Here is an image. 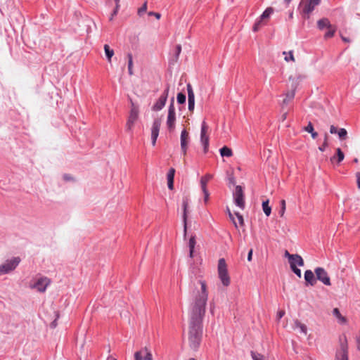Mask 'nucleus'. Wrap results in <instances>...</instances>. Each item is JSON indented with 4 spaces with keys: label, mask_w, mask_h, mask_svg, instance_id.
Instances as JSON below:
<instances>
[{
    "label": "nucleus",
    "mask_w": 360,
    "mask_h": 360,
    "mask_svg": "<svg viewBox=\"0 0 360 360\" xmlns=\"http://www.w3.org/2000/svg\"><path fill=\"white\" fill-rule=\"evenodd\" d=\"M208 300V290L206 282L199 281L191 293L188 307V339L190 347L198 348L202 333V319L205 314Z\"/></svg>",
    "instance_id": "obj_1"
},
{
    "label": "nucleus",
    "mask_w": 360,
    "mask_h": 360,
    "mask_svg": "<svg viewBox=\"0 0 360 360\" xmlns=\"http://www.w3.org/2000/svg\"><path fill=\"white\" fill-rule=\"evenodd\" d=\"M334 360H349V346L345 334L339 336Z\"/></svg>",
    "instance_id": "obj_2"
},
{
    "label": "nucleus",
    "mask_w": 360,
    "mask_h": 360,
    "mask_svg": "<svg viewBox=\"0 0 360 360\" xmlns=\"http://www.w3.org/2000/svg\"><path fill=\"white\" fill-rule=\"evenodd\" d=\"M130 101V110L129 112L128 118L126 122V130L131 131L135 123L138 121L139 117V105L134 103L132 99Z\"/></svg>",
    "instance_id": "obj_3"
},
{
    "label": "nucleus",
    "mask_w": 360,
    "mask_h": 360,
    "mask_svg": "<svg viewBox=\"0 0 360 360\" xmlns=\"http://www.w3.org/2000/svg\"><path fill=\"white\" fill-rule=\"evenodd\" d=\"M21 258L20 257H13L6 260L0 264V276L9 274L14 271L20 264Z\"/></svg>",
    "instance_id": "obj_4"
},
{
    "label": "nucleus",
    "mask_w": 360,
    "mask_h": 360,
    "mask_svg": "<svg viewBox=\"0 0 360 360\" xmlns=\"http://www.w3.org/2000/svg\"><path fill=\"white\" fill-rule=\"evenodd\" d=\"M219 278L221 280L223 285L229 286L231 283L230 276L228 274L227 264L224 258H221L218 262L217 266Z\"/></svg>",
    "instance_id": "obj_5"
},
{
    "label": "nucleus",
    "mask_w": 360,
    "mask_h": 360,
    "mask_svg": "<svg viewBox=\"0 0 360 360\" xmlns=\"http://www.w3.org/2000/svg\"><path fill=\"white\" fill-rule=\"evenodd\" d=\"M176 123V111L174 104V98H172L171 103L168 108V115L167 117V127L170 131H172L175 129Z\"/></svg>",
    "instance_id": "obj_6"
},
{
    "label": "nucleus",
    "mask_w": 360,
    "mask_h": 360,
    "mask_svg": "<svg viewBox=\"0 0 360 360\" xmlns=\"http://www.w3.org/2000/svg\"><path fill=\"white\" fill-rule=\"evenodd\" d=\"M321 0H302L300 2V7L302 12L304 15H307V18L309 14L314 10L315 7L318 6Z\"/></svg>",
    "instance_id": "obj_7"
},
{
    "label": "nucleus",
    "mask_w": 360,
    "mask_h": 360,
    "mask_svg": "<svg viewBox=\"0 0 360 360\" xmlns=\"http://www.w3.org/2000/svg\"><path fill=\"white\" fill-rule=\"evenodd\" d=\"M50 280L46 277H41L37 281H33L30 283L32 289H35L38 292H44L46 291L47 286L50 284Z\"/></svg>",
    "instance_id": "obj_8"
},
{
    "label": "nucleus",
    "mask_w": 360,
    "mask_h": 360,
    "mask_svg": "<svg viewBox=\"0 0 360 360\" xmlns=\"http://www.w3.org/2000/svg\"><path fill=\"white\" fill-rule=\"evenodd\" d=\"M274 13L272 8H267L262 14L259 19L253 25L254 32H257L263 25H266L269 16Z\"/></svg>",
    "instance_id": "obj_9"
},
{
    "label": "nucleus",
    "mask_w": 360,
    "mask_h": 360,
    "mask_svg": "<svg viewBox=\"0 0 360 360\" xmlns=\"http://www.w3.org/2000/svg\"><path fill=\"white\" fill-rule=\"evenodd\" d=\"M235 204L241 210L245 208V198L243 188L240 186H236L233 193Z\"/></svg>",
    "instance_id": "obj_10"
},
{
    "label": "nucleus",
    "mask_w": 360,
    "mask_h": 360,
    "mask_svg": "<svg viewBox=\"0 0 360 360\" xmlns=\"http://www.w3.org/2000/svg\"><path fill=\"white\" fill-rule=\"evenodd\" d=\"M162 120L160 118H155L152 124L151 127V141L152 145L155 146L157 139L159 135V131L161 126Z\"/></svg>",
    "instance_id": "obj_11"
},
{
    "label": "nucleus",
    "mask_w": 360,
    "mask_h": 360,
    "mask_svg": "<svg viewBox=\"0 0 360 360\" xmlns=\"http://www.w3.org/2000/svg\"><path fill=\"white\" fill-rule=\"evenodd\" d=\"M315 274L317 279L321 281L324 285L328 286L331 285L330 277L323 268L317 267L315 269Z\"/></svg>",
    "instance_id": "obj_12"
},
{
    "label": "nucleus",
    "mask_w": 360,
    "mask_h": 360,
    "mask_svg": "<svg viewBox=\"0 0 360 360\" xmlns=\"http://www.w3.org/2000/svg\"><path fill=\"white\" fill-rule=\"evenodd\" d=\"M169 89V86H167L165 90L164 91L163 94L160 96L157 102L152 107L153 110H160L165 106L168 97Z\"/></svg>",
    "instance_id": "obj_13"
},
{
    "label": "nucleus",
    "mask_w": 360,
    "mask_h": 360,
    "mask_svg": "<svg viewBox=\"0 0 360 360\" xmlns=\"http://www.w3.org/2000/svg\"><path fill=\"white\" fill-rule=\"evenodd\" d=\"M208 126L205 122H202L200 133V141L204 146L205 153L207 151L209 146V136L207 135Z\"/></svg>",
    "instance_id": "obj_14"
},
{
    "label": "nucleus",
    "mask_w": 360,
    "mask_h": 360,
    "mask_svg": "<svg viewBox=\"0 0 360 360\" xmlns=\"http://www.w3.org/2000/svg\"><path fill=\"white\" fill-rule=\"evenodd\" d=\"M153 355L147 347H143L134 354V360H153Z\"/></svg>",
    "instance_id": "obj_15"
},
{
    "label": "nucleus",
    "mask_w": 360,
    "mask_h": 360,
    "mask_svg": "<svg viewBox=\"0 0 360 360\" xmlns=\"http://www.w3.org/2000/svg\"><path fill=\"white\" fill-rule=\"evenodd\" d=\"M190 141L189 133L184 129L181 133L180 141H181V149L183 155L185 156L188 150V145Z\"/></svg>",
    "instance_id": "obj_16"
},
{
    "label": "nucleus",
    "mask_w": 360,
    "mask_h": 360,
    "mask_svg": "<svg viewBox=\"0 0 360 360\" xmlns=\"http://www.w3.org/2000/svg\"><path fill=\"white\" fill-rule=\"evenodd\" d=\"M186 88L188 91V110L193 112L195 108V94L191 84H188Z\"/></svg>",
    "instance_id": "obj_17"
},
{
    "label": "nucleus",
    "mask_w": 360,
    "mask_h": 360,
    "mask_svg": "<svg viewBox=\"0 0 360 360\" xmlns=\"http://www.w3.org/2000/svg\"><path fill=\"white\" fill-rule=\"evenodd\" d=\"M188 201L189 199L188 197H184L183 198L182 206H183V221L184 224V233H186L187 229V209L188 207Z\"/></svg>",
    "instance_id": "obj_18"
},
{
    "label": "nucleus",
    "mask_w": 360,
    "mask_h": 360,
    "mask_svg": "<svg viewBox=\"0 0 360 360\" xmlns=\"http://www.w3.org/2000/svg\"><path fill=\"white\" fill-rule=\"evenodd\" d=\"M289 264H290V267H292V266L297 267V266H303L304 264V262L302 257L300 255H299L297 254H295L293 256V258L289 261Z\"/></svg>",
    "instance_id": "obj_19"
},
{
    "label": "nucleus",
    "mask_w": 360,
    "mask_h": 360,
    "mask_svg": "<svg viewBox=\"0 0 360 360\" xmlns=\"http://www.w3.org/2000/svg\"><path fill=\"white\" fill-rule=\"evenodd\" d=\"M304 279L311 285H314L316 282L314 274L311 270H307L304 272Z\"/></svg>",
    "instance_id": "obj_20"
},
{
    "label": "nucleus",
    "mask_w": 360,
    "mask_h": 360,
    "mask_svg": "<svg viewBox=\"0 0 360 360\" xmlns=\"http://www.w3.org/2000/svg\"><path fill=\"white\" fill-rule=\"evenodd\" d=\"M293 87L294 89L292 91H288L285 94V98L283 101V105H288L290 102H291L293 100L295 95V91L296 86L295 85Z\"/></svg>",
    "instance_id": "obj_21"
},
{
    "label": "nucleus",
    "mask_w": 360,
    "mask_h": 360,
    "mask_svg": "<svg viewBox=\"0 0 360 360\" xmlns=\"http://www.w3.org/2000/svg\"><path fill=\"white\" fill-rule=\"evenodd\" d=\"M297 328H299L300 330V333H303L304 335H307V328L306 325L304 323H302L299 320L296 319L294 321V326L293 329L295 330Z\"/></svg>",
    "instance_id": "obj_22"
},
{
    "label": "nucleus",
    "mask_w": 360,
    "mask_h": 360,
    "mask_svg": "<svg viewBox=\"0 0 360 360\" xmlns=\"http://www.w3.org/2000/svg\"><path fill=\"white\" fill-rule=\"evenodd\" d=\"M213 178V175L210 174H207L205 176L201 177L200 179V186L201 189H206L207 183Z\"/></svg>",
    "instance_id": "obj_23"
},
{
    "label": "nucleus",
    "mask_w": 360,
    "mask_h": 360,
    "mask_svg": "<svg viewBox=\"0 0 360 360\" xmlns=\"http://www.w3.org/2000/svg\"><path fill=\"white\" fill-rule=\"evenodd\" d=\"M331 25L328 18H322L317 22V26L320 30L330 27Z\"/></svg>",
    "instance_id": "obj_24"
},
{
    "label": "nucleus",
    "mask_w": 360,
    "mask_h": 360,
    "mask_svg": "<svg viewBox=\"0 0 360 360\" xmlns=\"http://www.w3.org/2000/svg\"><path fill=\"white\" fill-rule=\"evenodd\" d=\"M51 311L53 312V316L51 319L48 318L47 321H51V319H53V320L50 323V326L52 328H55L57 326L56 321L59 318V313L57 311H55L53 309H51Z\"/></svg>",
    "instance_id": "obj_25"
},
{
    "label": "nucleus",
    "mask_w": 360,
    "mask_h": 360,
    "mask_svg": "<svg viewBox=\"0 0 360 360\" xmlns=\"http://www.w3.org/2000/svg\"><path fill=\"white\" fill-rule=\"evenodd\" d=\"M195 244H196V240H195V236H191V238L189 239V243H188L189 257L191 258L193 257V252H194Z\"/></svg>",
    "instance_id": "obj_26"
},
{
    "label": "nucleus",
    "mask_w": 360,
    "mask_h": 360,
    "mask_svg": "<svg viewBox=\"0 0 360 360\" xmlns=\"http://www.w3.org/2000/svg\"><path fill=\"white\" fill-rule=\"evenodd\" d=\"M333 315L339 320L340 323H346L347 319L342 316L339 309L338 308H335L333 311Z\"/></svg>",
    "instance_id": "obj_27"
},
{
    "label": "nucleus",
    "mask_w": 360,
    "mask_h": 360,
    "mask_svg": "<svg viewBox=\"0 0 360 360\" xmlns=\"http://www.w3.org/2000/svg\"><path fill=\"white\" fill-rule=\"evenodd\" d=\"M220 154L222 157H231L233 152L231 148L227 146H224L220 149Z\"/></svg>",
    "instance_id": "obj_28"
},
{
    "label": "nucleus",
    "mask_w": 360,
    "mask_h": 360,
    "mask_svg": "<svg viewBox=\"0 0 360 360\" xmlns=\"http://www.w3.org/2000/svg\"><path fill=\"white\" fill-rule=\"evenodd\" d=\"M269 200L263 201L262 202V210L267 217H269L271 213V207L269 206Z\"/></svg>",
    "instance_id": "obj_29"
},
{
    "label": "nucleus",
    "mask_w": 360,
    "mask_h": 360,
    "mask_svg": "<svg viewBox=\"0 0 360 360\" xmlns=\"http://www.w3.org/2000/svg\"><path fill=\"white\" fill-rule=\"evenodd\" d=\"M103 48H104V51H105L106 57L108 58V60L109 62H110L112 57L114 56V51L112 49H111L110 47L109 46V45H108V44H105Z\"/></svg>",
    "instance_id": "obj_30"
},
{
    "label": "nucleus",
    "mask_w": 360,
    "mask_h": 360,
    "mask_svg": "<svg viewBox=\"0 0 360 360\" xmlns=\"http://www.w3.org/2000/svg\"><path fill=\"white\" fill-rule=\"evenodd\" d=\"M128 72L130 75H133V58L131 53H128Z\"/></svg>",
    "instance_id": "obj_31"
},
{
    "label": "nucleus",
    "mask_w": 360,
    "mask_h": 360,
    "mask_svg": "<svg viewBox=\"0 0 360 360\" xmlns=\"http://www.w3.org/2000/svg\"><path fill=\"white\" fill-rule=\"evenodd\" d=\"M283 54L286 55L285 57V61L288 62V61L291 60L292 62H295V58L293 56V52L292 51H289L288 53L284 51Z\"/></svg>",
    "instance_id": "obj_32"
},
{
    "label": "nucleus",
    "mask_w": 360,
    "mask_h": 360,
    "mask_svg": "<svg viewBox=\"0 0 360 360\" xmlns=\"http://www.w3.org/2000/svg\"><path fill=\"white\" fill-rule=\"evenodd\" d=\"M328 31L325 34V38H330L333 37L335 32V27L333 25L330 26V27H328Z\"/></svg>",
    "instance_id": "obj_33"
},
{
    "label": "nucleus",
    "mask_w": 360,
    "mask_h": 360,
    "mask_svg": "<svg viewBox=\"0 0 360 360\" xmlns=\"http://www.w3.org/2000/svg\"><path fill=\"white\" fill-rule=\"evenodd\" d=\"M281 210L279 211V214L281 217H283L284 216L285 209H286V203L285 200H281Z\"/></svg>",
    "instance_id": "obj_34"
},
{
    "label": "nucleus",
    "mask_w": 360,
    "mask_h": 360,
    "mask_svg": "<svg viewBox=\"0 0 360 360\" xmlns=\"http://www.w3.org/2000/svg\"><path fill=\"white\" fill-rule=\"evenodd\" d=\"M176 99L179 103L184 104L186 102V95L183 93H179Z\"/></svg>",
    "instance_id": "obj_35"
},
{
    "label": "nucleus",
    "mask_w": 360,
    "mask_h": 360,
    "mask_svg": "<svg viewBox=\"0 0 360 360\" xmlns=\"http://www.w3.org/2000/svg\"><path fill=\"white\" fill-rule=\"evenodd\" d=\"M336 154H337V158H338V162L340 163V162H342L344 160L345 155L340 148H337Z\"/></svg>",
    "instance_id": "obj_36"
},
{
    "label": "nucleus",
    "mask_w": 360,
    "mask_h": 360,
    "mask_svg": "<svg viewBox=\"0 0 360 360\" xmlns=\"http://www.w3.org/2000/svg\"><path fill=\"white\" fill-rule=\"evenodd\" d=\"M251 356L253 360H264V356L262 354L252 351L251 352Z\"/></svg>",
    "instance_id": "obj_37"
},
{
    "label": "nucleus",
    "mask_w": 360,
    "mask_h": 360,
    "mask_svg": "<svg viewBox=\"0 0 360 360\" xmlns=\"http://www.w3.org/2000/svg\"><path fill=\"white\" fill-rule=\"evenodd\" d=\"M338 136L340 139H345L347 136V132L345 129H340L338 131Z\"/></svg>",
    "instance_id": "obj_38"
},
{
    "label": "nucleus",
    "mask_w": 360,
    "mask_h": 360,
    "mask_svg": "<svg viewBox=\"0 0 360 360\" xmlns=\"http://www.w3.org/2000/svg\"><path fill=\"white\" fill-rule=\"evenodd\" d=\"M235 215L236 216V217L238 219L239 225L240 226H243L245 225V223H244V219H243V216L238 212H235Z\"/></svg>",
    "instance_id": "obj_39"
},
{
    "label": "nucleus",
    "mask_w": 360,
    "mask_h": 360,
    "mask_svg": "<svg viewBox=\"0 0 360 360\" xmlns=\"http://www.w3.org/2000/svg\"><path fill=\"white\" fill-rule=\"evenodd\" d=\"M115 3H116L115 8L113 11V12L111 14V16L110 18V21L112 20L113 17L117 14L118 10L120 8V1H115Z\"/></svg>",
    "instance_id": "obj_40"
},
{
    "label": "nucleus",
    "mask_w": 360,
    "mask_h": 360,
    "mask_svg": "<svg viewBox=\"0 0 360 360\" xmlns=\"http://www.w3.org/2000/svg\"><path fill=\"white\" fill-rule=\"evenodd\" d=\"M227 212H228L229 219L232 221V222L234 224L235 227L238 228V224H237V222L235 220L233 214L231 213V212L230 211V210L229 208H227Z\"/></svg>",
    "instance_id": "obj_41"
},
{
    "label": "nucleus",
    "mask_w": 360,
    "mask_h": 360,
    "mask_svg": "<svg viewBox=\"0 0 360 360\" xmlns=\"http://www.w3.org/2000/svg\"><path fill=\"white\" fill-rule=\"evenodd\" d=\"M175 169L171 168L167 173V180H174Z\"/></svg>",
    "instance_id": "obj_42"
},
{
    "label": "nucleus",
    "mask_w": 360,
    "mask_h": 360,
    "mask_svg": "<svg viewBox=\"0 0 360 360\" xmlns=\"http://www.w3.org/2000/svg\"><path fill=\"white\" fill-rule=\"evenodd\" d=\"M147 11V2H145L143 6L138 10V14L141 15Z\"/></svg>",
    "instance_id": "obj_43"
},
{
    "label": "nucleus",
    "mask_w": 360,
    "mask_h": 360,
    "mask_svg": "<svg viewBox=\"0 0 360 360\" xmlns=\"http://www.w3.org/2000/svg\"><path fill=\"white\" fill-rule=\"evenodd\" d=\"M304 130L307 132H309V133H312L313 132V130H314V127L311 124V122H309V124H307V126H306L304 128Z\"/></svg>",
    "instance_id": "obj_44"
},
{
    "label": "nucleus",
    "mask_w": 360,
    "mask_h": 360,
    "mask_svg": "<svg viewBox=\"0 0 360 360\" xmlns=\"http://www.w3.org/2000/svg\"><path fill=\"white\" fill-rule=\"evenodd\" d=\"M202 191L204 194V202L205 203H207L208 202V200H209V196H210V193L207 191V189H202Z\"/></svg>",
    "instance_id": "obj_45"
},
{
    "label": "nucleus",
    "mask_w": 360,
    "mask_h": 360,
    "mask_svg": "<svg viewBox=\"0 0 360 360\" xmlns=\"http://www.w3.org/2000/svg\"><path fill=\"white\" fill-rule=\"evenodd\" d=\"M328 146V136L326 135L324 142L321 146L319 148L321 151H324L326 148Z\"/></svg>",
    "instance_id": "obj_46"
},
{
    "label": "nucleus",
    "mask_w": 360,
    "mask_h": 360,
    "mask_svg": "<svg viewBox=\"0 0 360 360\" xmlns=\"http://www.w3.org/2000/svg\"><path fill=\"white\" fill-rule=\"evenodd\" d=\"M290 269H292V271L299 277V278H301L302 276V274H301V270L300 269H298L297 267H290Z\"/></svg>",
    "instance_id": "obj_47"
},
{
    "label": "nucleus",
    "mask_w": 360,
    "mask_h": 360,
    "mask_svg": "<svg viewBox=\"0 0 360 360\" xmlns=\"http://www.w3.org/2000/svg\"><path fill=\"white\" fill-rule=\"evenodd\" d=\"M338 130L337 127H335L333 125L330 126V132L331 134H336V133H338Z\"/></svg>",
    "instance_id": "obj_48"
},
{
    "label": "nucleus",
    "mask_w": 360,
    "mask_h": 360,
    "mask_svg": "<svg viewBox=\"0 0 360 360\" xmlns=\"http://www.w3.org/2000/svg\"><path fill=\"white\" fill-rule=\"evenodd\" d=\"M148 15H153V16H155V18H156L157 19H160V17H161V15H160L159 13H155V12H152V11H151V12H149V13H148Z\"/></svg>",
    "instance_id": "obj_49"
},
{
    "label": "nucleus",
    "mask_w": 360,
    "mask_h": 360,
    "mask_svg": "<svg viewBox=\"0 0 360 360\" xmlns=\"http://www.w3.org/2000/svg\"><path fill=\"white\" fill-rule=\"evenodd\" d=\"M168 188L170 190L174 188V180H167Z\"/></svg>",
    "instance_id": "obj_50"
},
{
    "label": "nucleus",
    "mask_w": 360,
    "mask_h": 360,
    "mask_svg": "<svg viewBox=\"0 0 360 360\" xmlns=\"http://www.w3.org/2000/svg\"><path fill=\"white\" fill-rule=\"evenodd\" d=\"M294 255L295 254H290L287 250L285 252V257H286L288 259V262L293 258Z\"/></svg>",
    "instance_id": "obj_51"
},
{
    "label": "nucleus",
    "mask_w": 360,
    "mask_h": 360,
    "mask_svg": "<svg viewBox=\"0 0 360 360\" xmlns=\"http://www.w3.org/2000/svg\"><path fill=\"white\" fill-rule=\"evenodd\" d=\"M356 181H357V186L358 188L360 189V172H357L356 174Z\"/></svg>",
    "instance_id": "obj_52"
},
{
    "label": "nucleus",
    "mask_w": 360,
    "mask_h": 360,
    "mask_svg": "<svg viewBox=\"0 0 360 360\" xmlns=\"http://www.w3.org/2000/svg\"><path fill=\"white\" fill-rule=\"evenodd\" d=\"M252 250H250L248 255V260L249 262H250L252 260Z\"/></svg>",
    "instance_id": "obj_53"
},
{
    "label": "nucleus",
    "mask_w": 360,
    "mask_h": 360,
    "mask_svg": "<svg viewBox=\"0 0 360 360\" xmlns=\"http://www.w3.org/2000/svg\"><path fill=\"white\" fill-rule=\"evenodd\" d=\"M285 314V311L283 310H281L278 312V319H281Z\"/></svg>",
    "instance_id": "obj_54"
},
{
    "label": "nucleus",
    "mask_w": 360,
    "mask_h": 360,
    "mask_svg": "<svg viewBox=\"0 0 360 360\" xmlns=\"http://www.w3.org/2000/svg\"><path fill=\"white\" fill-rule=\"evenodd\" d=\"M229 184L235 185L236 181L233 177H229Z\"/></svg>",
    "instance_id": "obj_55"
},
{
    "label": "nucleus",
    "mask_w": 360,
    "mask_h": 360,
    "mask_svg": "<svg viewBox=\"0 0 360 360\" xmlns=\"http://www.w3.org/2000/svg\"><path fill=\"white\" fill-rule=\"evenodd\" d=\"M310 134L311 135L312 139H316L318 136V134L316 131H314V130H313V132Z\"/></svg>",
    "instance_id": "obj_56"
},
{
    "label": "nucleus",
    "mask_w": 360,
    "mask_h": 360,
    "mask_svg": "<svg viewBox=\"0 0 360 360\" xmlns=\"http://www.w3.org/2000/svg\"><path fill=\"white\" fill-rule=\"evenodd\" d=\"M176 50H177V55H179L181 51V47L180 45H178L177 47H176Z\"/></svg>",
    "instance_id": "obj_57"
},
{
    "label": "nucleus",
    "mask_w": 360,
    "mask_h": 360,
    "mask_svg": "<svg viewBox=\"0 0 360 360\" xmlns=\"http://www.w3.org/2000/svg\"><path fill=\"white\" fill-rule=\"evenodd\" d=\"M342 39L343 41H346V42H349V40L348 39H347L346 37H342Z\"/></svg>",
    "instance_id": "obj_58"
},
{
    "label": "nucleus",
    "mask_w": 360,
    "mask_h": 360,
    "mask_svg": "<svg viewBox=\"0 0 360 360\" xmlns=\"http://www.w3.org/2000/svg\"><path fill=\"white\" fill-rule=\"evenodd\" d=\"M304 77H302V75H297V79H302Z\"/></svg>",
    "instance_id": "obj_59"
},
{
    "label": "nucleus",
    "mask_w": 360,
    "mask_h": 360,
    "mask_svg": "<svg viewBox=\"0 0 360 360\" xmlns=\"http://www.w3.org/2000/svg\"><path fill=\"white\" fill-rule=\"evenodd\" d=\"M289 18H293V13L292 12L290 13Z\"/></svg>",
    "instance_id": "obj_60"
},
{
    "label": "nucleus",
    "mask_w": 360,
    "mask_h": 360,
    "mask_svg": "<svg viewBox=\"0 0 360 360\" xmlns=\"http://www.w3.org/2000/svg\"><path fill=\"white\" fill-rule=\"evenodd\" d=\"M354 162H356V163H357V162H358V159H357V158H355V159L354 160Z\"/></svg>",
    "instance_id": "obj_61"
},
{
    "label": "nucleus",
    "mask_w": 360,
    "mask_h": 360,
    "mask_svg": "<svg viewBox=\"0 0 360 360\" xmlns=\"http://www.w3.org/2000/svg\"><path fill=\"white\" fill-rule=\"evenodd\" d=\"M285 2H286L287 4H288L291 0H284Z\"/></svg>",
    "instance_id": "obj_62"
},
{
    "label": "nucleus",
    "mask_w": 360,
    "mask_h": 360,
    "mask_svg": "<svg viewBox=\"0 0 360 360\" xmlns=\"http://www.w3.org/2000/svg\"><path fill=\"white\" fill-rule=\"evenodd\" d=\"M335 158V156H333V158H331V161H333L334 159Z\"/></svg>",
    "instance_id": "obj_63"
},
{
    "label": "nucleus",
    "mask_w": 360,
    "mask_h": 360,
    "mask_svg": "<svg viewBox=\"0 0 360 360\" xmlns=\"http://www.w3.org/2000/svg\"><path fill=\"white\" fill-rule=\"evenodd\" d=\"M189 360H195V359H193V358H191V359H190Z\"/></svg>",
    "instance_id": "obj_64"
}]
</instances>
